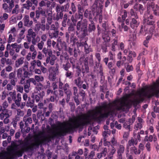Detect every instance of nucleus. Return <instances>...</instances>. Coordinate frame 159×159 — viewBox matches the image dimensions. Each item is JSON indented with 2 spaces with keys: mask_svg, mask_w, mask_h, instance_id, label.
I'll list each match as a JSON object with an SVG mask.
<instances>
[{
  "mask_svg": "<svg viewBox=\"0 0 159 159\" xmlns=\"http://www.w3.org/2000/svg\"><path fill=\"white\" fill-rule=\"evenodd\" d=\"M34 78L36 81L38 82L40 81H43L44 80V78L43 76H41L35 75Z\"/></svg>",
  "mask_w": 159,
  "mask_h": 159,
  "instance_id": "obj_55",
  "label": "nucleus"
},
{
  "mask_svg": "<svg viewBox=\"0 0 159 159\" xmlns=\"http://www.w3.org/2000/svg\"><path fill=\"white\" fill-rule=\"evenodd\" d=\"M14 0H11V3L9 4V6L6 3H4L2 5V8L4 10L5 12L10 13L11 12L12 8L14 6Z\"/></svg>",
  "mask_w": 159,
  "mask_h": 159,
  "instance_id": "obj_7",
  "label": "nucleus"
},
{
  "mask_svg": "<svg viewBox=\"0 0 159 159\" xmlns=\"http://www.w3.org/2000/svg\"><path fill=\"white\" fill-rule=\"evenodd\" d=\"M26 3L24 4L23 5V7L27 10H29L30 7L32 5V3L30 0H28L26 1Z\"/></svg>",
  "mask_w": 159,
  "mask_h": 159,
  "instance_id": "obj_37",
  "label": "nucleus"
},
{
  "mask_svg": "<svg viewBox=\"0 0 159 159\" xmlns=\"http://www.w3.org/2000/svg\"><path fill=\"white\" fill-rule=\"evenodd\" d=\"M63 11H65V10L63 6L61 7L57 6L56 7V11H61L63 12Z\"/></svg>",
  "mask_w": 159,
  "mask_h": 159,
  "instance_id": "obj_54",
  "label": "nucleus"
},
{
  "mask_svg": "<svg viewBox=\"0 0 159 159\" xmlns=\"http://www.w3.org/2000/svg\"><path fill=\"white\" fill-rule=\"evenodd\" d=\"M138 141L136 139H134L132 138L130 140L128 141V143L127 144V148L129 149V147H130L131 146H134V145H136L137 144Z\"/></svg>",
  "mask_w": 159,
  "mask_h": 159,
  "instance_id": "obj_27",
  "label": "nucleus"
},
{
  "mask_svg": "<svg viewBox=\"0 0 159 159\" xmlns=\"http://www.w3.org/2000/svg\"><path fill=\"white\" fill-rule=\"evenodd\" d=\"M69 121V122L68 123V127H65L66 125V123H62L61 125L63 127L60 129L59 132L53 131L52 132L51 135H49L47 136H44L41 140L38 139L35 144L30 145L28 141L24 142L21 146V149L16 151L15 154L18 157H21L24 152L32 150L35 146H39L43 143H48L51 141L52 139H53L57 136H64L67 133L74 132L78 129H81V115L77 117L70 118Z\"/></svg>",
  "mask_w": 159,
  "mask_h": 159,
  "instance_id": "obj_1",
  "label": "nucleus"
},
{
  "mask_svg": "<svg viewBox=\"0 0 159 159\" xmlns=\"http://www.w3.org/2000/svg\"><path fill=\"white\" fill-rule=\"evenodd\" d=\"M130 14L131 16V18H135L139 19V16L136 11L133 9H131L130 11Z\"/></svg>",
  "mask_w": 159,
  "mask_h": 159,
  "instance_id": "obj_34",
  "label": "nucleus"
},
{
  "mask_svg": "<svg viewBox=\"0 0 159 159\" xmlns=\"http://www.w3.org/2000/svg\"><path fill=\"white\" fill-rule=\"evenodd\" d=\"M153 141L155 144L157 143V138L156 136L153 134V135H150L149 136V141L152 142Z\"/></svg>",
  "mask_w": 159,
  "mask_h": 159,
  "instance_id": "obj_40",
  "label": "nucleus"
},
{
  "mask_svg": "<svg viewBox=\"0 0 159 159\" xmlns=\"http://www.w3.org/2000/svg\"><path fill=\"white\" fill-rule=\"evenodd\" d=\"M8 106V104L7 101H5L3 102L2 104V107H3V110H2V112H3L5 110H7V112H8V110L6 109Z\"/></svg>",
  "mask_w": 159,
  "mask_h": 159,
  "instance_id": "obj_56",
  "label": "nucleus"
},
{
  "mask_svg": "<svg viewBox=\"0 0 159 159\" xmlns=\"http://www.w3.org/2000/svg\"><path fill=\"white\" fill-rule=\"evenodd\" d=\"M24 58L21 57L17 60L15 62V65L16 67H19L20 65L23 64Z\"/></svg>",
  "mask_w": 159,
  "mask_h": 159,
  "instance_id": "obj_39",
  "label": "nucleus"
},
{
  "mask_svg": "<svg viewBox=\"0 0 159 159\" xmlns=\"http://www.w3.org/2000/svg\"><path fill=\"white\" fill-rule=\"evenodd\" d=\"M75 82L76 85L80 89L82 88V84L83 82L81 80V79L80 77H78L75 80Z\"/></svg>",
  "mask_w": 159,
  "mask_h": 159,
  "instance_id": "obj_31",
  "label": "nucleus"
},
{
  "mask_svg": "<svg viewBox=\"0 0 159 159\" xmlns=\"http://www.w3.org/2000/svg\"><path fill=\"white\" fill-rule=\"evenodd\" d=\"M104 0H95L92 7L94 10H97L98 8L102 10L103 9V6L102 5Z\"/></svg>",
  "mask_w": 159,
  "mask_h": 159,
  "instance_id": "obj_12",
  "label": "nucleus"
},
{
  "mask_svg": "<svg viewBox=\"0 0 159 159\" xmlns=\"http://www.w3.org/2000/svg\"><path fill=\"white\" fill-rule=\"evenodd\" d=\"M9 153L7 152L4 151L0 152V159H14L13 158H7Z\"/></svg>",
  "mask_w": 159,
  "mask_h": 159,
  "instance_id": "obj_30",
  "label": "nucleus"
},
{
  "mask_svg": "<svg viewBox=\"0 0 159 159\" xmlns=\"http://www.w3.org/2000/svg\"><path fill=\"white\" fill-rule=\"evenodd\" d=\"M144 8L142 4H139L138 6V11L140 14H143V11L144 10Z\"/></svg>",
  "mask_w": 159,
  "mask_h": 159,
  "instance_id": "obj_52",
  "label": "nucleus"
},
{
  "mask_svg": "<svg viewBox=\"0 0 159 159\" xmlns=\"http://www.w3.org/2000/svg\"><path fill=\"white\" fill-rule=\"evenodd\" d=\"M9 115L7 112V110H5L3 112H1L0 115V118L1 120H3L4 117L3 122L5 124H7L9 122V119L8 118L9 117Z\"/></svg>",
  "mask_w": 159,
  "mask_h": 159,
  "instance_id": "obj_16",
  "label": "nucleus"
},
{
  "mask_svg": "<svg viewBox=\"0 0 159 159\" xmlns=\"http://www.w3.org/2000/svg\"><path fill=\"white\" fill-rule=\"evenodd\" d=\"M88 63L89 65H92L93 64V60L92 58H89L88 57H86L84 59L81 67V72L84 74L89 72Z\"/></svg>",
  "mask_w": 159,
  "mask_h": 159,
  "instance_id": "obj_4",
  "label": "nucleus"
},
{
  "mask_svg": "<svg viewBox=\"0 0 159 159\" xmlns=\"http://www.w3.org/2000/svg\"><path fill=\"white\" fill-rule=\"evenodd\" d=\"M143 127L142 124L140 123H138L134 127V128L136 130H138L139 129H141Z\"/></svg>",
  "mask_w": 159,
  "mask_h": 159,
  "instance_id": "obj_61",
  "label": "nucleus"
},
{
  "mask_svg": "<svg viewBox=\"0 0 159 159\" xmlns=\"http://www.w3.org/2000/svg\"><path fill=\"white\" fill-rule=\"evenodd\" d=\"M71 66L68 61H66V64H63L62 67L63 69L66 71L69 70V69L71 67Z\"/></svg>",
  "mask_w": 159,
  "mask_h": 159,
  "instance_id": "obj_42",
  "label": "nucleus"
},
{
  "mask_svg": "<svg viewBox=\"0 0 159 159\" xmlns=\"http://www.w3.org/2000/svg\"><path fill=\"white\" fill-rule=\"evenodd\" d=\"M52 13H48V14L47 18V22L49 25H51L52 22Z\"/></svg>",
  "mask_w": 159,
  "mask_h": 159,
  "instance_id": "obj_48",
  "label": "nucleus"
},
{
  "mask_svg": "<svg viewBox=\"0 0 159 159\" xmlns=\"http://www.w3.org/2000/svg\"><path fill=\"white\" fill-rule=\"evenodd\" d=\"M98 73L99 74L100 76L101 81L103 79H104L105 76L104 75V73L103 72V68L102 64L100 65L99 66V69L98 70Z\"/></svg>",
  "mask_w": 159,
  "mask_h": 159,
  "instance_id": "obj_33",
  "label": "nucleus"
},
{
  "mask_svg": "<svg viewBox=\"0 0 159 159\" xmlns=\"http://www.w3.org/2000/svg\"><path fill=\"white\" fill-rule=\"evenodd\" d=\"M153 16L152 14L149 13L148 12L145 13L143 16V23L145 25H153L155 22L153 20Z\"/></svg>",
  "mask_w": 159,
  "mask_h": 159,
  "instance_id": "obj_5",
  "label": "nucleus"
},
{
  "mask_svg": "<svg viewBox=\"0 0 159 159\" xmlns=\"http://www.w3.org/2000/svg\"><path fill=\"white\" fill-rule=\"evenodd\" d=\"M123 12V14L122 15L121 18L123 21V22H124L125 20V18L127 16V11L125 10H122L121 13Z\"/></svg>",
  "mask_w": 159,
  "mask_h": 159,
  "instance_id": "obj_51",
  "label": "nucleus"
},
{
  "mask_svg": "<svg viewBox=\"0 0 159 159\" xmlns=\"http://www.w3.org/2000/svg\"><path fill=\"white\" fill-rule=\"evenodd\" d=\"M145 99L144 97L142 96L141 93H139V98L136 99L132 101V103L135 107H136L139 103L143 102Z\"/></svg>",
  "mask_w": 159,
  "mask_h": 159,
  "instance_id": "obj_21",
  "label": "nucleus"
},
{
  "mask_svg": "<svg viewBox=\"0 0 159 159\" xmlns=\"http://www.w3.org/2000/svg\"><path fill=\"white\" fill-rule=\"evenodd\" d=\"M15 40V38L13 37L11 34H10L9 36L7 42L8 43H11V42H14Z\"/></svg>",
  "mask_w": 159,
  "mask_h": 159,
  "instance_id": "obj_59",
  "label": "nucleus"
},
{
  "mask_svg": "<svg viewBox=\"0 0 159 159\" xmlns=\"http://www.w3.org/2000/svg\"><path fill=\"white\" fill-rule=\"evenodd\" d=\"M88 30H79L76 31V35L79 39H82L87 40L85 37L88 35Z\"/></svg>",
  "mask_w": 159,
  "mask_h": 159,
  "instance_id": "obj_10",
  "label": "nucleus"
},
{
  "mask_svg": "<svg viewBox=\"0 0 159 159\" xmlns=\"http://www.w3.org/2000/svg\"><path fill=\"white\" fill-rule=\"evenodd\" d=\"M66 71V72L65 74L66 77L70 79L72 78L73 75V73L69 70H68Z\"/></svg>",
  "mask_w": 159,
  "mask_h": 159,
  "instance_id": "obj_46",
  "label": "nucleus"
},
{
  "mask_svg": "<svg viewBox=\"0 0 159 159\" xmlns=\"http://www.w3.org/2000/svg\"><path fill=\"white\" fill-rule=\"evenodd\" d=\"M70 9L73 13H75L76 11V7L74 3L72 2L71 3L70 6Z\"/></svg>",
  "mask_w": 159,
  "mask_h": 159,
  "instance_id": "obj_60",
  "label": "nucleus"
},
{
  "mask_svg": "<svg viewBox=\"0 0 159 159\" xmlns=\"http://www.w3.org/2000/svg\"><path fill=\"white\" fill-rule=\"evenodd\" d=\"M8 78L10 80V83L14 86H15L17 81V78L16 76V72L15 71L9 74Z\"/></svg>",
  "mask_w": 159,
  "mask_h": 159,
  "instance_id": "obj_11",
  "label": "nucleus"
},
{
  "mask_svg": "<svg viewBox=\"0 0 159 159\" xmlns=\"http://www.w3.org/2000/svg\"><path fill=\"white\" fill-rule=\"evenodd\" d=\"M46 16L45 11L43 10L41 7H39L38 10L35 11V17L34 18V21L35 22H37V20H38L40 16V15Z\"/></svg>",
  "mask_w": 159,
  "mask_h": 159,
  "instance_id": "obj_9",
  "label": "nucleus"
},
{
  "mask_svg": "<svg viewBox=\"0 0 159 159\" xmlns=\"http://www.w3.org/2000/svg\"><path fill=\"white\" fill-rule=\"evenodd\" d=\"M87 40H84V39H80V42H77L76 43L77 47L78 48L81 47H84L85 45H87Z\"/></svg>",
  "mask_w": 159,
  "mask_h": 159,
  "instance_id": "obj_28",
  "label": "nucleus"
},
{
  "mask_svg": "<svg viewBox=\"0 0 159 159\" xmlns=\"http://www.w3.org/2000/svg\"><path fill=\"white\" fill-rule=\"evenodd\" d=\"M146 7L147 11L145 12V13H147L148 11L149 13H150V12L149 11V9H150V8L151 7L152 9V10L155 8V6L153 2L151 1L150 2H148L147 3Z\"/></svg>",
  "mask_w": 159,
  "mask_h": 159,
  "instance_id": "obj_29",
  "label": "nucleus"
},
{
  "mask_svg": "<svg viewBox=\"0 0 159 159\" xmlns=\"http://www.w3.org/2000/svg\"><path fill=\"white\" fill-rule=\"evenodd\" d=\"M111 146L112 147V149L108 155V158L110 159H111L113 158V155L115 153L116 151V149L114 148V147H113L112 145Z\"/></svg>",
  "mask_w": 159,
  "mask_h": 159,
  "instance_id": "obj_47",
  "label": "nucleus"
},
{
  "mask_svg": "<svg viewBox=\"0 0 159 159\" xmlns=\"http://www.w3.org/2000/svg\"><path fill=\"white\" fill-rule=\"evenodd\" d=\"M93 15V12L92 11L87 9L84 11V17L86 18L89 17V21L92 20Z\"/></svg>",
  "mask_w": 159,
  "mask_h": 159,
  "instance_id": "obj_23",
  "label": "nucleus"
},
{
  "mask_svg": "<svg viewBox=\"0 0 159 159\" xmlns=\"http://www.w3.org/2000/svg\"><path fill=\"white\" fill-rule=\"evenodd\" d=\"M121 27L124 29L125 31H127L129 30V27L126 25H125L124 22H122L121 24Z\"/></svg>",
  "mask_w": 159,
  "mask_h": 159,
  "instance_id": "obj_63",
  "label": "nucleus"
},
{
  "mask_svg": "<svg viewBox=\"0 0 159 159\" xmlns=\"http://www.w3.org/2000/svg\"><path fill=\"white\" fill-rule=\"evenodd\" d=\"M74 26H75L74 25L73 23H70L68 28V32L71 34V35L74 34L75 32Z\"/></svg>",
  "mask_w": 159,
  "mask_h": 159,
  "instance_id": "obj_35",
  "label": "nucleus"
},
{
  "mask_svg": "<svg viewBox=\"0 0 159 159\" xmlns=\"http://www.w3.org/2000/svg\"><path fill=\"white\" fill-rule=\"evenodd\" d=\"M90 23L88 24V30L89 33L94 32L96 30L95 24L93 20H90Z\"/></svg>",
  "mask_w": 159,
  "mask_h": 159,
  "instance_id": "obj_24",
  "label": "nucleus"
},
{
  "mask_svg": "<svg viewBox=\"0 0 159 159\" xmlns=\"http://www.w3.org/2000/svg\"><path fill=\"white\" fill-rule=\"evenodd\" d=\"M142 92L143 95L148 98H150L154 96L157 97L159 94V80H157L153 86L147 87Z\"/></svg>",
  "mask_w": 159,
  "mask_h": 159,
  "instance_id": "obj_2",
  "label": "nucleus"
},
{
  "mask_svg": "<svg viewBox=\"0 0 159 159\" xmlns=\"http://www.w3.org/2000/svg\"><path fill=\"white\" fill-rule=\"evenodd\" d=\"M83 18V15L80 13H75L74 15H72L71 18V20L75 26L76 25V24L77 21L79 20H80V21H82V20Z\"/></svg>",
  "mask_w": 159,
  "mask_h": 159,
  "instance_id": "obj_13",
  "label": "nucleus"
},
{
  "mask_svg": "<svg viewBox=\"0 0 159 159\" xmlns=\"http://www.w3.org/2000/svg\"><path fill=\"white\" fill-rule=\"evenodd\" d=\"M34 94L33 93L31 95V98L29 97L28 101L26 103V106L27 107H33L34 106Z\"/></svg>",
  "mask_w": 159,
  "mask_h": 159,
  "instance_id": "obj_18",
  "label": "nucleus"
},
{
  "mask_svg": "<svg viewBox=\"0 0 159 159\" xmlns=\"http://www.w3.org/2000/svg\"><path fill=\"white\" fill-rule=\"evenodd\" d=\"M36 36V33L32 29H30L28 30V34L26 36L27 41L30 43L31 41V37Z\"/></svg>",
  "mask_w": 159,
  "mask_h": 159,
  "instance_id": "obj_22",
  "label": "nucleus"
},
{
  "mask_svg": "<svg viewBox=\"0 0 159 159\" xmlns=\"http://www.w3.org/2000/svg\"><path fill=\"white\" fill-rule=\"evenodd\" d=\"M83 153V150L81 149H80L78 150V152H73L72 154L69 155V159H71L73 157H71V156L75 157V159H80V155H82Z\"/></svg>",
  "mask_w": 159,
  "mask_h": 159,
  "instance_id": "obj_14",
  "label": "nucleus"
},
{
  "mask_svg": "<svg viewBox=\"0 0 159 159\" xmlns=\"http://www.w3.org/2000/svg\"><path fill=\"white\" fill-rule=\"evenodd\" d=\"M57 12L56 15V20H58L60 19H62L63 17V13L61 11H56Z\"/></svg>",
  "mask_w": 159,
  "mask_h": 159,
  "instance_id": "obj_49",
  "label": "nucleus"
},
{
  "mask_svg": "<svg viewBox=\"0 0 159 159\" xmlns=\"http://www.w3.org/2000/svg\"><path fill=\"white\" fill-rule=\"evenodd\" d=\"M125 149V148L124 145H120L119 146L117 150V157L118 159H122V155L124 153Z\"/></svg>",
  "mask_w": 159,
  "mask_h": 159,
  "instance_id": "obj_19",
  "label": "nucleus"
},
{
  "mask_svg": "<svg viewBox=\"0 0 159 159\" xmlns=\"http://www.w3.org/2000/svg\"><path fill=\"white\" fill-rule=\"evenodd\" d=\"M24 25L28 27H31L33 25L32 20H30V17L28 15H26L23 18Z\"/></svg>",
  "mask_w": 159,
  "mask_h": 159,
  "instance_id": "obj_17",
  "label": "nucleus"
},
{
  "mask_svg": "<svg viewBox=\"0 0 159 159\" xmlns=\"http://www.w3.org/2000/svg\"><path fill=\"white\" fill-rule=\"evenodd\" d=\"M24 84V90L26 93H28L29 91V88L30 87V82L29 80H27L23 84Z\"/></svg>",
  "mask_w": 159,
  "mask_h": 159,
  "instance_id": "obj_32",
  "label": "nucleus"
},
{
  "mask_svg": "<svg viewBox=\"0 0 159 159\" xmlns=\"http://www.w3.org/2000/svg\"><path fill=\"white\" fill-rule=\"evenodd\" d=\"M95 155V152L94 151H92L88 156V159H93Z\"/></svg>",
  "mask_w": 159,
  "mask_h": 159,
  "instance_id": "obj_64",
  "label": "nucleus"
},
{
  "mask_svg": "<svg viewBox=\"0 0 159 159\" xmlns=\"http://www.w3.org/2000/svg\"><path fill=\"white\" fill-rule=\"evenodd\" d=\"M107 153V148H104L103 150L101 152L98 154L97 156V157L98 158L100 159L103 156L105 157Z\"/></svg>",
  "mask_w": 159,
  "mask_h": 159,
  "instance_id": "obj_41",
  "label": "nucleus"
},
{
  "mask_svg": "<svg viewBox=\"0 0 159 159\" xmlns=\"http://www.w3.org/2000/svg\"><path fill=\"white\" fill-rule=\"evenodd\" d=\"M111 50L113 51H115L116 50V46L118 43V37L116 36L115 37L113 40L111 41Z\"/></svg>",
  "mask_w": 159,
  "mask_h": 159,
  "instance_id": "obj_25",
  "label": "nucleus"
},
{
  "mask_svg": "<svg viewBox=\"0 0 159 159\" xmlns=\"http://www.w3.org/2000/svg\"><path fill=\"white\" fill-rule=\"evenodd\" d=\"M30 73L27 71L25 68H20L17 71V76L18 79H20V84H23L25 81V78L29 77Z\"/></svg>",
  "mask_w": 159,
  "mask_h": 159,
  "instance_id": "obj_3",
  "label": "nucleus"
},
{
  "mask_svg": "<svg viewBox=\"0 0 159 159\" xmlns=\"http://www.w3.org/2000/svg\"><path fill=\"white\" fill-rule=\"evenodd\" d=\"M133 67L132 65H128L126 68V70L127 72H129L132 71L133 70Z\"/></svg>",
  "mask_w": 159,
  "mask_h": 159,
  "instance_id": "obj_62",
  "label": "nucleus"
},
{
  "mask_svg": "<svg viewBox=\"0 0 159 159\" xmlns=\"http://www.w3.org/2000/svg\"><path fill=\"white\" fill-rule=\"evenodd\" d=\"M48 55L49 56L50 58L51 57V58L50 60H52L55 61V60L56 59V57L54 55H52V51H49L48 52Z\"/></svg>",
  "mask_w": 159,
  "mask_h": 159,
  "instance_id": "obj_57",
  "label": "nucleus"
},
{
  "mask_svg": "<svg viewBox=\"0 0 159 159\" xmlns=\"http://www.w3.org/2000/svg\"><path fill=\"white\" fill-rule=\"evenodd\" d=\"M107 43H105L102 45L101 48L103 52L105 53L107 51Z\"/></svg>",
  "mask_w": 159,
  "mask_h": 159,
  "instance_id": "obj_58",
  "label": "nucleus"
},
{
  "mask_svg": "<svg viewBox=\"0 0 159 159\" xmlns=\"http://www.w3.org/2000/svg\"><path fill=\"white\" fill-rule=\"evenodd\" d=\"M62 90L66 95L67 99L69 100L72 93L71 89L68 83H66L63 85V88Z\"/></svg>",
  "mask_w": 159,
  "mask_h": 159,
  "instance_id": "obj_8",
  "label": "nucleus"
},
{
  "mask_svg": "<svg viewBox=\"0 0 159 159\" xmlns=\"http://www.w3.org/2000/svg\"><path fill=\"white\" fill-rule=\"evenodd\" d=\"M121 104L123 105V107H126L128 109L130 108L132 105V104L129 101L127 102L125 101L122 102Z\"/></svg>",
  "mask_w": 159,
  "mask_h": 159,
  "instance_id": "obj_44",
  "label": "nucleus"
},
{
  "mask_svg": "<svg viewBox=\"0 0 159 159\" xmlns=\"http://www.w3.org/2000/svg\"><path fill=\"white\" fill-rule=\"evenodd\" d=\"M130 152L131 153H134L135 154H139L140 153V151L139 149H137L136 147L134 146L130 148Z\"/></svg>",
  "mask_w": 159,
  "mask_h": 159,
  "instance_id": "obj_38",
  "label": "nucleus"
},
{
  "mask_svg": "<svg viewBox=\"0 0 159 159\" xmlns=\"http://www.w3.org/2000/svg\"><path fill=\"white\" fill-rule=\"evenodd\" d=\"M23 121L25 122V125L27 127L29 126L28 123L31 124L32 121L31 118L28 117H24Z\"/></svg>",
  "mask_w": 159,
  "mask_h": 159,
  "instance_id": "obj_36",
  "label": "nucleus"
},
{
  "mask_svg": "<svg viewBox=\"0 0 159 159\" xmlns=\"http://www.w3.org/2000/svg\"><path fill=\"white\" fill-rule=\"evenodd\" d=\"M70 21V19H68L67 14H65L63 17V20L62 23V26L64 27H66V26L67 24H68L69 22Z\"/></svg>",
  "mask_w": 159,
  "mask_h": 159,
  "instance_id": "obj_26",
  "label": "nucleus"
},
{
  "mask_svg": "<svg viewBox=\"0 0 159 159\" xmlns=\"http://www.w3.org/2000/svg\"><path fill=\"white\" fill-rule=\"evenodd\" d=\"M84 52L86 54H89V52L93 51L92 49L89 46L88 44L86 45L84 47Z\"/></svg>",
  "mask_w": 159,
  "mask_h": 159,
  "instance_id": "obj_45",
  "label": "nucleus"
},
{
  "mask_svg": "<svg viewBox=\"0 0 159 159\" xmlns=\"http://www.w3.org/2000/svg\"><path fill=\"white\" fill-rule=\"evenodd\" d=\"M138 19L130 18V26L133 29H136L140 24V22L137 20Z\"/></svg>",
  "mask_w": 159,
  "mask_h": 159,
  "instance_id": "obj_15",
  "label": "nucleus"
},
{
  "mask_svg": "<svg viewBox=\"0 0 159 159\" xmlns=\"http://www.w3.org/2000/svg\"><path fill=\"white\" fill-rule=\"evenodd\" d=\"M153 14L156 16H159V6L157 4L155 6V8L153 9Z\"/></svg>",
  "mask_w": 159,
  "mask_h": 159,
  "instance_id": "obj_43",
  "label": "nucleus"
},
{
  "mask_svg": "<svg viewBox=\"0 0 159 159\" xmlns=\"http://www.w3.org/2000/svg\"><path fill=\"white\" fill-rule=\"evenodd\" d=\"M88 20L84 19L82 21L78 22L76 25V29L78 31L79 30H88Z\"/></svg>",
  "mask_w": 159,
  "mask_h": 159,
  "instance_id": "obj_6",
  "label": "nucleus"
},
{
  "mask_svg": "<svg viewBox=\"0 0 159 159\" xmlns=\"http://www.w3.org/2000/svg\"><path fill=\"white\" fill-rule=\"evenodd\" d=\"M80 51L78 49H77L76 48H75L73 51L74 56L76 58L80 54Z\"/></svg>",
  "mask_w": 159,
  "mask_h": 159,
  "instance_id": "obj_53",
  "label": "nucleus"
},
{
  "mask_svg": "<svg viewBox=\"0 0 159 159\" xmlns=\"http://www.w3.org/2000/svg\"><path fill=\"white\" fill-rule=\"evenodd\" d=\"M77 8L78 9V13L83 15V13L84 12L83 7L80 4H78L77 5Z\"/></svg>",
  "mask_w": 159,
  "mask_h": 159,
  "instance_id": "obj_50",
  "label": "nucleus"
},
{
  "mask_svg": "<svg viewBox=\"0 0 159 159\" xmlns=\"http://www.w3.org/2000/svg\"><path fill=\"white\" fill-rule=\"evenodd\" d=\"M114 64L112 62L110 61L107 65V66L109 69V73L110 75H113L116 72V68L113 67Z\"/></svg>",
  "mask_w": 159,
  "mask_h": 159,
  "instance_id": "obj_20",
  "label": "nucleus"
}]
</instances>
